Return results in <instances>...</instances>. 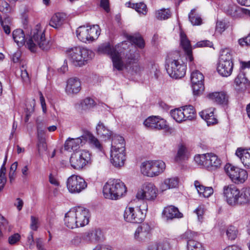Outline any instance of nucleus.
<instances>
[{"mask_svg":"<svg viewBox=\"0 0 250 250\" xmlns=\"http://www.w3.org/2000/svg\"><path fill=\"white\" fill-rule=\"evenodd\" d=\"M90 214L88 209L81 206L71 208L65 215V225L69 229H74L87 225Z\"/></svg>","mask_w":250,"mask_h":250,"instance_id":"obj_1","label":"nucleus"},{"mask_svg":"<svg viewBox=\"0 0 250 250\" xmlns=\"http://www.w3.org/2000/svg\"><path fill=\"white\" fill-rule=\"evenodd\" d=\"M45 30L40 25H37L31 32L30 37L26 42V46L33 52L38 48L43 51H47L51 47L50 41L45 36Z\"/></svg>","mask_w":250,"mask_h":250,"instance_id":"obj_2","label":"nucleus"},{"mask_svg":"<svg viewBox=\"0 0 250 250\" xmlns=\"http://www.w3.org/2000/svg\"><path fill=\"white\" fill-rule=\"evenodd\" d=\"M166 68L169 76L172 78L180 79L186 73V65L180 59L179 53L170 54L166 60Z\"/></svg>","mask_w":250,"mask_h":250,"instance_id":"obj_3","label":"nucleus"},{"mask_svg":"<svg viewBox=\"0 0 250 250\" xmlns=\"http://www.w3.org/2000/svg\"><path fill=\"white\" fill-rule=\"evenodd\" d=\"M66 53L71 62L74 65L79 67L86 64L94 56L92 50L81 46L69 49Z\"/></svg>","mask_w":250,"mask_h":250,"instance_id":"obj_4","label":"nucleus"},{"mask_svg":"<svg viewBox=\"0 0 250 250\" xmlns=\"http://www.w3.org/2000/svg\"><path fill=\"white\" fill-rule=\"evenodd\" d=\"M103 192L105 198L117 200L125 195L126 188L120 179H110L104 186Z\"/></svg>","mask_w":250,"mask_h":250,"instance_id":"obj_5","label":"nucleus"},{"mask_svg":"<svg viewBox=\"0 0 250 250\" xmlns=\"http://www.w3.org/2000/svg\"><path fill=\"white\" fill-rule=\"evenodd\" d=\"M141 172L144 176L154 177L163 173L166 164L162 160H148L143 162L140 167Z\"/></svg>","mask_w":250,"mask_h":250,"instance_id":"obj_6","label":"nucleus"},{"mask_svg":"<svg viewBox=\"0 0 250 250\" xmlns=\"http://www.w3.org/2000/svg\"><path fill=\"white\" fill-rule=\"evenodd\" d=\"M147 210V205L144 203L140 207H127L125 208L124 214V219L131 223H141L144 220Z\"/></svg>","mask_w":250,"mask_h":250,"instance_id":"obj_7","label":"nucleus"},{"mask_svg":"<svg viewBox=\"0 0 250 250\" xmlns=\"http://www.w3.org/2000/svg\"><path fill=\"white\" fill-rule=\"evenodd\" d=\"M97 51L99 54H107L110 56L113 62L114 68L119 71L123 69L124 62L122 60L121 54L109 43L101 44L98 47Z\"/></svg>","mask_w":250,"mask_h":250,"instance_id":"obj_8","label":"nucleus"},{"mask_svg":"<svg viewBox=\"0 0 250 250\" xmlns=\"http://www.w3.org/2000/svg\"><path fill=\"white\" fill-rule=\"evenodd\" d=\"M100 34V27L98 25L91 27L80 26L76 30L77 38L85 43L93 42L98 38Z\"/></svg>","mask_w":250,"mask_h":250,"instance_id":"obj_9","label":"nucleus"},{"mask_svg":"<svg viewBox=\"0 0 250 250\" xmlns=\"http://www.w3.org/2000/svg\"><path fill=\"white\" fill-rule=\"evenodd\" d=\"M225 171L231 181L236 184L244 183L248 179L247 171L242 168L227 164L224 167Z\"/></svg>","mask_w":250,"mask_h":250,"instance_id":"obj_10","label":"nucleus"},{"mask_svg":"<svg viewBox=\"0 0 250 250\" xmlns=\"http://www.w3.org/2000/svg\"><path fill=\"white\" fill-rule=\"evenodd\" d=\"M90 154L88 151L83 150L72 154L69 161L71 166L74 169L80 170L90 163Z\"/></svg>","mask_w":250,"mask_h":250,"instance_id":"obj_11","label":"nucleus"},{"mask_svg":"<svg viewBox=\"0 0 250 250\" xmlns=\"http://www.w3.org/2000/svg\"><path fill=\"white\" fill-rule=\"evenodd\" d=\"M66 186L70 193H79L86 188L87 184L82 177L73 174L67 178Z\"/></svg>","mask_w":250,"mask_h":250,"instance_id":"obj_12","label":"nucleus"},{"mask_svg":"<svg viewBox=\"0 0 250 250\" xmlns=\"http://www.w3.org/2000/svg\"><path fill=\"white\" fill-rule=\"evenodd\" d=\"M157 188L154 184L146 183L137 192L136 198L141 200L154 201L157 197Z\"/></svg>","mask_w":250,"mask_h":250,"instance_id":"obj_13","label":"nucleus"},{"mask_svg":"<svg viewBox=\"0 0 250 250\" xmlns=\"http://www.w3.org/2000/svg\"><path fill=\"white\" fill-rule=\"evenodd\" d=\"M239 189L233 184L226 185L223 188V195L225 200L232 207L236 206Z\"/></svg>","mask_w":250,"mask_h":250,"instance_id":"obj_14","label":"nucleus"},{"mask_svg":"<svg viewBox=\"0 0 250 250\" xmlns=\"http://www.w3.org/2000/svg\"><path fill=\"white\" fill-rule=\"evenodd\" d=\"M191 81L194 95H198L204 89V76L198 70H195L191 74Z\"/></svg>","mask_w":250,"mask_h":250,"instance_id":"obj_15","label":"nucleus"},{"mask_svg":"<svg viewBox=\"0 0 250 250\" xmlns=\"http://www.w3.org/2000/svg\"><path fill=\"white\" fill-rule=\"evenodd\" d=\"M151 227L148 223H143L136 229L134 234V239L139 242L148 240L151 236Z\"/></svg>","mask_w":250,"mask_h":250,"instance_id":"obj_16","label":"nucleus"},{"mask_svg":"<svg viewBox=\"0 0 250 250\" xmlns=\"http://www.w3.org/2000/svg\"><path fill=\"white\" fill-rule=\"evenodd\" d=\"M144 125L150 129H163L167 128L166 121L158 116L148 117L144 122Z\"/></svg>","mask_w":250,"mask_h":250,"instance_id":"obj_17","label":"nucleus"},{"mask_svg":"<svg viewBox=\"0 0 250 250\" xmlns=\"http://www.w3.org/2000/svg\"><path fill=\"white\" fill-rule=\"evenodd\" d=\"M180 44L187 55V59L191 62L193 61L192 56V46L190 41L186 34L183 31L180 32Z\"/></svg>","mask_w":250,"mask_h":250,"instance_id":"obj_18","label":"nucleus"},{"mask_svg":"<svg viewBox=\"0 0 250 250\" xmlns=\"http://www.w3.org/2000/svg\"><path fill=\"white\" fill-rule=\"evenodd\" d=\"M125 160V151L110 150V162L116 167H123Z\"/></svg>","mask_w":250,"mask_h":250,"instance_id":"obj_19","label":"nucleus"},{"mask_svg":"<svg viewBox=\"0 0 250 250\" xmlns=\"http://www.w3.org/2000/svg\"><path fill=\"white\" fill-rule=\"evenodd\" d=\"M162 214L167 220H171L174 218H181L183 217V214L179 211L178 208L172 205L165 207L163 209Z\"/></svg>","mask_w":250,"mask_h":250,"instance_id":"obj_20","label":"nucleus"},{"mask_svg":"<svg viewBox=\"0 0 250 250\" xmlns=\"http://www.w3.org/2000/svg\"><path fill=\"white\" fill-rule=\"evenodd\" d=\"M84 144V141L82 137V136L76 138H69L65 141L64 147L65 150L67 151H74L77 150Z\"/></svg>","mask_w":250,"mask_h":250,"instance_id":"obj_21","label":"nucleus"},{"mask_svg":"<svg viewBox=\"0 0 250 250\" xmlns=\"http://www.w3.org/2000/svg\"><path fill=\"white\" fill-rule=\"evenodd\" d=\"M81 89V83L78 78H71L68 80L65 88L66 92L68 94L78 93Z\"/></svg>","mask_w":250,"mask_h":250,"instance_id":"obj_22","label":"nucleus"},{"mask_svg":"<svg viewBox=\"0 0 250 250\" xmlns=\"http://www.w3.org/2000/svg\"><path fill=\"white\" fill-rule=\"evenodd\" d=\"M207 97L218 104H226L229 101V96L225 91L210 93Z\"/></svg>","mask_w":250,"mask_h":250,"instance_id":"obj_23","label":"nucleus"},{"mask_svg":"<svg viewBox=\"0 0 250 250\" xmlns=\"http://www.w3.org/2000/svg\"><path fill=\"white\" fill-rule=\"evenodd\" d=\"M82 137L84 142H87L91 147L97 148L100 151L102 150L103 146L100 142L89 131H84L82 135Z\"/></svg>","mask_w":250,"mask_h":250,"instance_id":"obj_24","label":"nucleus"},{"mask_svg":"<svg viewBox=\"0 0 250 250\" xmlns=\"http://www.w3.org/2000/svg\"><path fill=\"white\" fill-rule=\"evenodd\" d=\"M235 154L240 158L245 167L250 168V149L238 148L236 151Z\"/></svg>","mask_w":250,"mask_h":250,"instance_id":"obj_25","label":"nucleus"},{"mask_svg":"<svg viewBox=\"0 0 250 250\" xmlns=\"http://www.w3.org/2000/svg\"><path fill=\"white\" fill-rule=\"evenodd\" d=\"M125 141L123 137L118 135H115L112 137L110 150L125 151Z\"/></svg>","mask_w":250,"mask_h":250,"instance_id":"obj_26","label":"nucleus"},{"mask_svg":"<svg viewBox=\"0 0 250 250\" xmlns=\"http://www.w3.org/2000/svg\"><path fill=\"white\" fill-rule=\"evenodd\" d=\"M66 19V15L62 12L55 14L51 18L49 25L53 28L58 29L61 27Z\"/></svg>","mask_w":250,"mask_h":250,"instance_id":"obj_27","label":"nucleus"},{"mask_svg":"<svg viewBox=\"0 0 250 250\" xmlns=\"http://www.w3.org/2000/svg\"><path fill=\"white\" fill-rule=\"evenodd\" d=\"M214 108L203 110L199 113L200 117L205 120L208 125H213L217 123V119L214 115Z\"/></svg>","mask_w":250,"mask_h":250,"instance_id":"obj_28","label":"nucleus"},{"mask_svg":"<svg viewBox=\"0 0 250 250\" xmlns=\"http://www.w3.org/2000/svg\"><path fill=\"white\" fill-rule=\"evenodd\" d=\"M233 68V63L218 62L217 70L221 76L228 77L232 73Z\"/></svg>","mask_w":250,"mask_h":250,"instance_id":"obj_29","label":"nucleus"},{"mask_svg":"<svg viewBox=\"0 0 250 250\" xmlns=\"http://www.w3.org/2000/svg\"><path fill=\"white\" fill-rule=\"evenodd\" d=\"M194 186L200 197L208 198L213 193V189L211 187H205L198 181L194 182Z\"/></svg>","mask_w":250,"mask_h":250,"instance_id":"obj_30","label":"nucleus"},{"mask_svg":"<svg viewBox=\"0 0 250 250\" xmlns=\"http://www.w3.org/2000/svg\"><path fill=\"white\" fill-rule=\"evenodd\" d=\"M238 194L236 206L245 205L248 204L250 201V188H244L241 190L239 189Z\"/></svg>","mask_w":250,"mask_h":250,"instance_id":"obj_31","label":"nucleus"},{"mask_svg":"<svg viewBox=\"0 0 250 250\" xmlns=\"http://www.w3.org/2000/svg\"><path fill=\"white\" fill-rule=\"evenodd\" d=\"M179 179L176 177L166 178L161 184L160 188L162 191L177 188L179 184Z\"/></svg>","mask_w":250,"mask_h":250,"instance_id":"obj_32","label":"nucleus"},{"mask_svg":"<svg viewBox=\"0 0 250 250\" xmlns=\"http://www.w3.org/2000/svg\"><path fill=\"white\" fill-rule=\"evenodd\" d=\"M101 231L98 229H92L83 234V239L86 242H97L100 239Z\"/></svg>","mask_w":250,"mask_h":250,"instance_id":"obj_33","label":"nucleus"},{"mask_svg":"<svg viewBox=\"0 0 250 250\" xmlns=\"http://www.w3.org/2000/svg\"><path fill=\"white\" fill-rule=\"evenodd\" d=\"M221 164V161L216 155L211 153H206V167H217Z\"/></svg>","mask_w":250,"mask_h":250,"instance_id":"obj_34","label":"nucleus"},{"mask_svg":"<svg viewBox=\"0 0 250 250\" xmlns=\"http://www.w3.org/2000/svg\"><path fill=\"white\" fill-rule=\"evenodd\" d=\"M96 130L97 134L105 140L110 139L112 135V132L109 130L104 124L100 122L97 125Z\"/></svg>","mask_w":250,"mask_h":250,"instance_id":"obj_35","label":"nucleus"},{"mask_svg":"<svg viewBox=\"0 0 250 250\" xmlns=\"http://www.w3.org/2000/svg\"><path fill=\"white\" fill-rule=\"evenodd\" d=\"M182 112L184 115V121L192 120L196 117V111L192 105H188L182 107Z\"/></svg>","mask_w":250,"mask_h":250,"instance_id":"obj_36","label":"nucleus"},{"mask_svg":"<svg viewBox=\"0 0 250 250\" xmlns=\"http://www.w3.org/2000/svg\"><path fill=\"white\" fill-rule=\"evenodd\" d=\"M220 53L218 62L233 63L232 52L229 48L222 49Z\"/></svg>","mask_w":250,"mask_h":250,"instance_id":"obj_37","label":"nucleus"},{"mask_svg":"<svg viewBox=\"0 0 250 250\" xmlns=\"http://www.w3.org/2000/svg\"><path fill=\"white\" fill-rule=\"evenodd\" d=\"M235 83L241 89H245L247 86L249 85L248 80L246 77L245 74L243 72H240L235 79Z\"/></svg>","mask_w":250,"mask_h":250,"instance_id":"obj_38","label":"nucleus"},{"mask_svg":"<svg viewBox=\"0 0 250 250\" xmlns=\"http://www.w3.org/2000/svg\"><path fill=\"white\" fill-rule=\"evenodd\" d=\"M13 38L18 46L22 45L25 42V35L22 30L20 29L13 31Z\"/></svg>","mask_w":250,"mask_h":250,"instance_id":"obj_39","label":"nucleus"},{"mask_svg":"<svg viewBox=\"0 0 250 250\" xmlns=\"http://www.w3.org/2000/svg\"><path fill=\"white\" fill-rule=\"evenodd\" d=\"M188 19L192 25L198 26L202 24L201 16L196 13V9H192L188 14Z\"/></svg>","mask_w":250,"mask_h":250,"instance_id":"obj_40","label":"nucleus"},{"mask_svg":"<svg viewBox=\"0 0 250 250\" xmlns=\"http://www.w3.org/2000/svg\"><path fill=\"white\" fill-rule=\"evenodd\" d=\"M156 18L159 20H165L169 18L171 13L169 9L162 8L155 12Z\"/></svg>","mask_w":250,"mask_h":250,"instance_id":"obj_41","label":"nucleus"},{"mask_svg":"<svg viewBox=\"0 0 250 250\" xmlns=\"http://www.w3.org/2000/svg\"><path fill=\"white\" fill-rule=\"evenodd\" d=\"M127 39L131 42L135 44L140 48H143L145 46L144 41L140 35L128 36Z\"/></svg>","mask_w":250,"mask_h":250,"instance_id":"obj_42","label":"nucleus"},{"mask_svg":"<svg viewBox=\"0 0 250 250\" xmlns=\"http://www.w3.org/2000/svg\"><path fill=\"white\" fill-rule=\"evenodd\" d=\"M171 116L177 122H182L184 121V115L182 108H177L170 111Z\"/></svg>","mask_w":250,"mask_h":250,"instance_id":"obj_43","label":"nucleus"},{"mask_svg":"<svg viewBox=\"0 0 250 250\" xmlns=\"http://www.w3.org/2000/svg\"><path fill=\"white\" fill-rule=\"evenodd\" d=\"M187 248L188 250H205L202 244L194 240L188 241Z\"/></svg>","mask_w":250,"mask_h":250,"instance_id":"obj_44","label":"nucleus"},{"mask_svg":"<svg viewBox=\"0 0 250 250\" xmlns=\"http://www.w3.org/2000/svg\"><path fill=\"white\" fill-rule=\"evenodd\" d=\"M139 57V55L137 52H134L133 54L130 53L129 54L127 55V58L128 62L129 63H134L135 65L134 67H135V72H137L140 70L139 66L136 63V62L138 61Z\"/></svg>","mask_w":250,"mask_h":250,"instance_id":"obj_45","label":"nucleus"},{"mask_svg":"<svg viewBox=\"0 0 250 250\" xmlns=\"http://www.w3.org/2000/svg\"><path fill=\"white\" fill-rule=\"evenodd\" d=\"M238 233L237 229L233 226H229L226 230V234L230 240H234Z\"/></svg>","mask_w":250,"mask_h":250,"instance_id":"obj_46","label":"nucleus"},{"mask_svg":"<svg viewBox=\"0 0 250 250\" xmlns=\"http://www.w3.org/2000/svg\"><path fill=\"white\" fill-rule=\"evenodd\" d=\"M187 152L186 147L182 145H180L178 147L177 154L175 157L176 161H179L185 159L186 157Z\"/></svg>","mask_w":250,"mask_h":250,"instance_id":"obj_47","label":"nucleus"},{"mask_svg":"<svg viewBox=\"0 0 250 250\" xmlns=\"http://www.w3.org/2000/svg\"><path fill=\"white\" fill-rule=\"evenodd\" d=\"M0 21L1 23V25L2 27V28L4 31V32L6 34H9L10 33V25L11 22V20L9 18H6L4 19L3 21L2 20V18L0 16Z\"/></svg>","mask_w":250,"mask_h":250,"instance_id":"obj_48","label":"nucleus"},{"mask_svg":"<svg viewBox=\"0 0 250 250\" xmlns=\"http://www.w3.org/2000/svg\"><path fill=\"white\" fill-rule=\"evenodd\" d=\"M164 243L154 242L150 243L147 247V250H165Z\"/></svg>","mask_w":250,"mask_h":250,"instance_id":"obj_49","label":"nucleus"},{"mask_svg":"<svg viewBox=\"0 0 250 250\" xmlns=\"http://www.w3.org/2000/svg\"><path fill=\"white\" fill-rule=\"evenodd\" d=\"M81 104L82 107L84 109L91 108L95 105L94 101L90 98H85L84 100H83Z\"/></svg>","mask_w":250,"mask_h":250,"instance_id":"obj_50","label":"nucleus"},{"mask_svg":"<svg viewBox=\"0 0 250 250\" xmlns=\"http://www.w3.org/2000/svg\"><path fill=\"white\" fill-rule=\"evenodd\" d=\"M136 4H138L135 7L134 9L140 14L146 15L147 12V8L146 5L143 2L136 3Z\"/></svg>","mask_w":250,"mask_h":250,"instance_id":"obj_51","label":"nucleus"},{"mask_svg":"<svg viewBox=\"0 0 250 250\" xmlns=\"http://www.w3.org/2000/svg\"><path fill=\"white\" fill-rule=\"evenodd\" d=\"M237 6L233 3L230 4L227 7H225V12L227 14L232 16H235L236 12L237 11Z\"/></svg>","mask_w":250,"mask_h":250,"instance_id":"obj_52","label":"nucleus"},{"mask_svg":"<svg viewBox=\"0 0 250 250\" xmlns=\"http://www.w3.org/2000/svg\"><path fill=\"white\" fill-rule=\"evenodd\" d=\"M194 161L199 165L206 166V154L196 155L194 157Z\"/></svg>","mask_w":250,"mask_h":250,"instance_id":"obj_53","label":"nucleus"},{"mask_svg":"<svg viewBox=\"0 0 250 250\" xmlns=\"http://www.w3.org/2000/svg\"><path fill=\"white\" fill-rule=\"evenodd\" d=\"M205 209L203 205L199 206L194 210V212L197 214L198 220L202 221L203 218V215L205 213Z\"/></svg>","mask_w":250,"mask_h":250,"instance_id":"obj_54","label":"nucleus"},{"mask_svg":"<svg viewBox=\"0 0 250 250\" xmlns=\"http://www.w3.org/2000/svg\"><path fill=\"white\" fill-rule=\"evenodd\" d=\"M21 77L22 81L24 83H28L30 82V78L29 74L26 69L23 66L21 69Z\"/></svg>","mask_w":250,"mask_h":250,"instance_id":"obj_55","label":"nucleus"},{"mask_svg":"<svg viewBox=\"0 0 250 250\" xmlns=\"http://www.w3.org/2000/svg\"><path fill=\"white\" fill-rule=\"evenodd\" d=\"M39 142L38 144V152L40 153L41 151H45L46 150L47 146L45 142V140L43 137L39 138L38 139Z\"/></svg>","mask_w":250,"mask_h":250,"instance_id":"obj_56","label":"nucleus"},{"mask_svg":"<svg viewBox=\"0 0 250 250\" xmlns=\"http://www.w3.org/2000/svg\"><path fill=\"white\" fill-rule=\"evenodd\" d=\"M197 236V233L192 231L190 230L186 231L182 235V237L183 239L189 240H193V238Z\"/></svg>","mask_w":250,"mask_h":250,"instance_id":"obj_57","label":"nucleus"},{"mask_svg":"<svg viewBox=\"0 0 250 250\" xmlns=\"http://www.w3.org/2000/svg\"><path fill=\"white\" fill-rule=\"evenodd\" d=\"M226 29L225 23L223 21H217L216 23L215 32L221 34Z\"/></svg>","mask_w":250,"mask_h":250,"instance_id":"obj_58","label":"nucleus"},{"mask_svg":"<svg viewBox=\"0 0 250 250\" xmlns=\"http://www.w3.org/2000/svg\"><path fill=\"white\" fill-rule=\"evenodd\" d=\"M213 46V43L212 42L208 41V40H204L200 42H198L195 47H211Z\"/></svg>","mask_w":250,"mask_h":250,"instance_id":"obj_59","label":"nucleus"},{"mask_svg":"<svg viewBox=\"0 0 250 250\" xmlns=\"http://www.w3.org/2000/svg\"><path fill=\"white\" fill-rule=\"evenodd\" d=\"M238 42L239 44L242 46L250 45V33L247 37L239 39Z\"/></svg>","mask_w":250,"mask_h":250,"instance_id":"obj_60","label":"nucleus"},{"mask_svg":"<svg viewBox=\"0 0 250 250\" xmlns=\"http://www.w3.org/2000/svg\"><path fill=\"white\" fill-rule=\"evenodd\" d=\"M20 235L18 233H15L8 238V242L10 245H14L20 240Z\"/></svg>","mask_w":250,"mask_h":250,"instance_id":"obj_61","label":"nucleus"},{"mask_svg":"<svg viewBox=\"0 0 250 250\" xmlns=\"http://www.w3.org/2000/svg\"><path fill=\"white\" fill-rule=\"evenodd\" d=\"M9 11V4L3 0H0V11L6 13Z\"/></svg>","mask_w":250,"mask_h":250,"instance_id":"obj_62","label":"nucleus"},{"mask_svg":"<svg viewBox=\"0 0 250 250\" xmlns=\"http://www.w3.org/2000/svg\"><path fill=\"white\" fill-rule=\"evenodd\" d=\"M38 218L32 216L31 217V224L30 228L32 230H36L38 229Z\"/></svg>","mask_w":250,"mask_h":250,"instance_id":"obj_63","label":"nucleus"},{"mask_svg":"<svg viewBox=\"0 0 250 250\" xmlns=\"http://www.w3.org/2000/svg\"><path fill=\"white\" fill-rule=\"evenodd\" d=\"M100 6L106 12H109L110 8L109 5V0H101Z\"/></svg>","mask_w":250,"mask_h":250,"instance_id":"obj_64","label":"nucleus"}]
</instances>
